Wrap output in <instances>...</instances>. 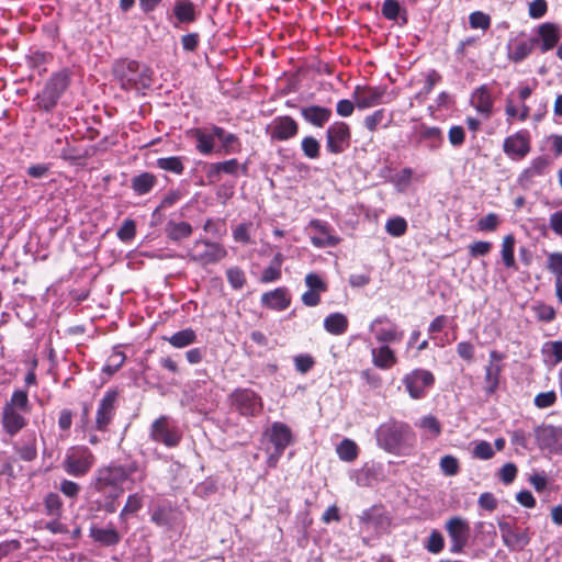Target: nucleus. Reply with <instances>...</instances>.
<instances>
[{
    "instance_id": "obj_7",
    "label": "nucleus",
    "mask_w": 562,
    "mask_h": 562,
    "mask_svg": "<svg viewBox=\"0 0 562 562\" xmlns=\"http://www.w3.org/2000/svg\"><path fill=\"white\" fill-rule=\"evenodd\" d=\"M68 85L69 77L66 72L55 74L48 80L42 92L37 94V105L46 111L52 110L57 104Z\"/></svg>"
},
{
    "instance_id": "obj_11",
    "label": "nucleus",
    "mask_w": 562,
    "mask_h": 562,
    "mask_svg": "<svg viewBox=\"0 0 562 562\" xmlns=\"http://www.w3.org/2000/svg\"><path fill=\"white\" fill-rule=\"evenodd\" d=\"M446 530L451 540L450 551L461 553L470 538L469 522L464 518L454 516L447 520Z\"/></svg>"
},
{
    "instance_id": "obj_62",
    "label": "nucleus",
    "mask_w": 562,
    "mask_h": 562,
    "mask_svg": "<svg viewBox=\"0 0 562 562\" xmlns=\"http://www.w3.org/2000/svg\"><path fill=\"white\" fill-rule=\"evenodd\" d=\"M443 547L445 540L442 535L437 530H432L428 537L426 549L431 553H439Z\"/></svg>"
},
{
    "instance_id": "obj_43",
    "label": "nucleus",
    "mask_w": 562,
    "mask_h": 562,
    "mask_svg": "<svg viewBox=\"0 0 562 562\" xmlns=\"http://www.w3.org/2000/svg\"><path fill=\"white\" fill-rule=\"evenodd\" d=\"M196 339V335L193 329L187 328L175 333L172 336L167 338L169 344L176 348H184L193 344Z\"/></svg>"
},
{
    "instance_id": "obj_16",
    "label": "nucleus",
    "mask_w": 562,
    "mask_h": 562,
    "mask_svg": "<svg viewBox=\"0 0 562 562\" xmlns=\"http://www.w3.org/2000/svg\"><path fill=\"white\" fill-rule=\"evenodd\" d=\"M359 519L367 530H372L378 535L387 532L391 527L390 516L384 508L379 506L363 510Z\"/></svg>"
},
{
    "instance_id": "obj_36",
    "label": "nucleus",
    "mask_w": 562,
    "mask_h": 562,
    "mask_svg": "<svg viewBox=\"0 0 562 562\" xmlns=\"http://www.w3.org/2000/svg\"><path fill=\"white\" fill-rule=\"evenodd\" d=\"M213 134L221 140L225 154L239 151L240 144L236 135L226 133L225 130L220 126H213Z\"/></svg>"
},
{
    "instance_id": "obj_57",
    "label": "nucleus",
    "mask_w": 562,
    "mask_h": 562,
    "mask_svg": "<svg viewBox=\"0 0 562 562\" xmlns=\"http://www.w3.org/2000/svg\"><path fill=\"white\" fill-rule=\"evenodd\" d=\"M532 52V45L527 42L518 43L515 48L509 53V59L519 63L527 58Z\"/></svg>"
},
{
    "instance_id": "obj_12",
    "label": "nucleus",
    "mask_w": 562,
    "mask_h": 562,
    "mask_svg": "<svg viewBox=\"0 0 562 562\" xmlns=\"http://www.w3.org/2000/svg\"><path fill=\"white\" fill-rule=\"evenodd\" d=\"M232 404L244 416L258 415L262 409L261 397L249 389L236 390L231 395Z\"/></svg>"
},
{
    "instance_id": "obj_58",
    "label": "nucleus",
    "mask_w": 562,
    "mask_h": 562,
    "mask_svg": "<svg viewBox=\"0 0 562 562\" xmlns=\"http://www.w3.org/2000/svg\"><path fill=\"white\" fill-rule=\"evenodd\" d=\"M385 117V110L379 109L374 111L372 114L367 115L363 120L364 127L373 133L378 128V126L383 122Z\"/></svg>"
},
{
    "instance_id": "obj_63",
    "label": "nucleus",
    "mask_w": 562,
    "mask_h": 562,
    "mask_svg": "<svg viewBox=\"0 0 562 562\" xmlns=\"http://www.w3.org/2000/svg\"><path fill=\"white\" fill-rule=\"evenodd\" d=\"M440 469L446 475H456L459 472V461L452 456H445L440 460Z\"/></svg>"
},
{
    "instance_id": "obj_54",
    "label": "nucleus",
    "mask_w": 562,
    "mask_h": 562,
    "mask_svg": "<svg viewBox=\"0 0 562 562\" xmlns=\"http://www.w3.org/2000/svg\"><path fill=\"white\" fill-rule=\"evenodd\" d=\"M117 238L124 243L131 241L136 235V224L133 220H125L119 228Z\"/></svg>"
},
{
    "instance_id": "obj_52",
    "label": "nucleus",
    "mask_w": 562,
    "mask_h": 562,
    "mask_svg": "<svg viewBox=\"0 0 562 562\" xmlns=\"http://www.w3.org/2000/svg\"><path fill=\"white\" fill-rule=\"evenodd\" d=\"M413 175H414L413 169L409 167H406V168H403L398 173H396L394 176L393 182L398 192H404L408 188V186L412 181Z\"/></svg>"
},
{
    "instance_id": "obj_37",
    "label": "nucleus",
    "mask_w": 562,
    "mask_h": 562,
    "mask_svg": "<svg viewBox=\"0 0 562 562\" xmlns=\"http://www.w3.org/2000/svg\"><path fill=\"white\" fill-rule=\"evenodd\" d=\"M166 234L168 238L175 241L188 238L192 234V226L188 222L169 221L166 224Z\"/></svg>"
},
{
    "instance_id": "obj_24",
    "label": "nucleus",
    "mask_w": 562,
    "mask_h": 562,
    "mask_svg": "<svg viewBox=\"0 0 562 562\" xmlns=\"http://www.w3.org/2000/svg\"><path fill=\"white\" fill-rule=\"evenodd\" d=\"M261 303L263 306L271 310L283 311L290 305L291 299L285 288H278L273 291L263 293L261 296Z\"/></svg>"
},
{
    "instance_id": "obj_34",
    "label": "nucleus",
    "mask_w": 562,
    "mask_h": 562,
    "mask_svg": "<svg viewBox=\"0 0 562 562\" xmlns=\"http://www.w3.org/2000/svg\"><path fill=\"white\" fill-rule=\"evenodd\" d=\"M415 426L423 430L427 439H436L441 434V424L434 415L419 418Z\"/></svg>"
},
{
    "instance_id": "obj_33",
    "label": "nucleus",
    "mask_w": 562,
    "mask_h": 562,
    "mask_svg": "<svg viewBox=\"0 0 562 562\" xmlns=\"http://www.w3.org/2000/svg\"><path fill=\"white\" fill-rule=\"evenodd\" d=\"M471 102L480 113H483L486 116L491 114L493 100L486 87L482 86L476 89L472 94Z\"/></svg>"
},
{
    "instance_id": "obj_40",
    "label": "nucleus",
    "mask_w": 562,
    "mask_h": 562,
    "mask_svg": "<svg viewBox=\"0 0 562 562\" xmlns=\"http://www.w3.org/2000/svg\"><path fill=\"white\" fill-rule=\"evenodd\" d=\"M173 13L180 23H190L195 20V8L189 0L177 1Z\"/></svg>"
},
{
    "instance_id": "obj_3",
    "label": "nucleus",
    "mask_w": 562,
    "mask_h": 562,
    "mask_svg": "<svg viewBox=\"0 0 562 562\" xmlns=\"http://www.w3.org/2000/svg\"><path fill=\"white\" fill-rule=\"evenodd\" d=\"M135 468L111 464L97 470L93 487L110 499H116L124 493L123 484Z\"/></svg>"
},
{
    "instance_id": "obj_14",
    "label": "nucleus",
    "mask_w": 562,
    "mask_h": 562,
    "mask_svg": "<svg viewBox=\"0 0 562 562\" xmlns=\"http://www.w3.org/2000/svg\"><path fill=\"white\" fill-rule=\"evenodd\" d=\"M504 544L512 551L522 550L530 541L527 529L516 527L510 521H498Z\"/></svg>"
},
{
    "instance_id": "obj_45",
    "label": "nucleus",
    "mask_w": 562,
    "mask_h": 562,
    "mask_svg": "<svg viewBox=\"0 0 562 562\" xmlns=\"http://www.w3.org/2000/svg\"><path fill=\"white\" fill-rule=\"evenodd\" d=\"M157 167L176 175H181L184 170L182 158L177 156L158 158Z\"/></svg>"
},
{
    "instance_id": "obj_29",
    "label": "nucleus",
    "mask_w": 562,
    "mask_h": 562,
    "mask_svg": "<svg viewBox=\"0 0 562 562\" xmlns=\"http://www.w3.org/2000/svg\"><path fill=\"white\" fill-rule=\"evenodd\" d=\"M491 361L488 366L485 368V381H486V392L488 394H493L499 383V373L502 371V367L498 363H494V361H498L502 359V356L497 351H491L490 353Z\"/></svg>"
},
{
    "instance_id": "obj_23",
    "label": "nucleus",
    "mask_w": 562,
    "mask_h": 562,
    "mask_svg": "<svg viewBox=\"0 0 562 562\" xmlns=\"http://www.w3.org/2000/svg\"><path fill=\"white\" fill-rule=\"evenodd\" d=\"M538 34L541 40L540 49L546 53L557 46L561 38L560 26L555 23H543L538 29Z\"/></svg>"
},
{
    "instance_id": "obj_4",
    "label": "nucleus",
    "mask_w": 562,
    "mask_h": 562,
    "mask_svg": "<svg viewBox=\"0 0 562 562\" xmlns=\"http://www.w3.org/2000/svg\"><path fill=\"white\" fill-rule=\"evenodd\" d=\"M114 75L123 89H147L151 85V70L135 60H120L114 65Z\"/></svg>"
},
{
    "instance_id": "obj_39",
    "label": "nucleus",
    "mask_w": 562,
    "mask_h": 562,
    "mask_svg": "<svg viewBox=\"0 0 562 562\" xmlns=\"http://www.w3.org/2000/svg\"><path fill=\"white\" fill-rule=\"evenodd\" d=\"M515 244H516V239H515L514 235H512V234L506 235L503 238L501 256H502L503 262L506 268H510V269L516 268V261H515V255H514Z\"/></svg>"
},
{
    "instance_id": "obj_15",
    "label": "nucleus",
    "mask_w": 562,
    "mask_h": 562,
    "mask_svg": "<svg viewBox=\"0 0 562 562\" xmlns=\"http://www.w3.org/2000/svg\"><path fill=\"white\" fill-rule=\"evenodd\" d=\"M535 437L540 449H547L558 454L562 453V427L539 426L535 430Z\"/></svg>"
},
{
    "instance_id": "obj_59",
    "label": "nucleus",
    "mask_w": 562,
    "mask_h": 562,
    "mask_svg": "<svg viewBox=\"0 0 562 562\" xmlns=\"http://www.w3.org/2000/svg\"><path fill=\"white\" fill-rule=\"evenodd\" d=\"M315 364L314 358L308 353H300L294 357V366L296 371L302 374L307 373Z\"/></svg>"
},
{
    "instance_id": "obj_50",
    "label": "nucleus",
    "mask_w": 562,
    "mask_h": 562,
    "mask_svg": "<svg viewBox=\"0 0 562 562\" xmlns=\"http://www.w3.org/2000/svg\"><path fill=\"white\" fill-rule=\"evenodd\" d=\"M301 148L304 155L310 159H317L319 157L321 145L313 136L304 137L301 142Z\"/></svg>"
},
{
    "instance_id": "obj_1",
    "label": "nucleus",
    "mask_w": 562,
    "mask_h": 562,
    "mask_svg": "<svg viewBox=\"0 0 562 562\" xmlns=\"http://www.w3.org/2000/svg\"><path fill=\"white\" fill-rule=\"evenodd\" d=\"M31 412L29 395L23 390H15L10 400L2 406L1 425L3 431L10 436H16L27 424V414Z\"/></svg>"
},
{
    "instance_id": "obj_32",
    "label": "nucleus",
    "mask_w": 562,
    "mask_h": 562,
    "mask_svg": "<svg viewBox=\"0 0 562 562\" xmlns=\"http://www.w3.org/2000/svg\"><path fill=\"white\" fill-rule=\"evenodd\" d=\"M348 318L342 313H331L324 319V328L331 335L340 336L347 331Z\"/></svg>"
},
{
    "instance_id": "obj_48",
    "label": "nucleus",
    "mask_w": 562,
    "mask_h": 562,
    "mask_svg": "<svg viewBox=\"0 0 562 562\" xmlns=\"http://www.w3.org/2000/svg\"><path fill=\"white\" fill-rule=\"evenodd\" d=\"M172 520V510L167 506H158L151 513V521L159 527H169Z\"/></svg>"
},
{
    "instance_id": "obj_28",
    "label": "nucleus",
    "mask_w": 562,
    "mask_h": 562,
    "mask_svg": "<svg viewBox=\"0 0 562 562\" xmlns=\"http://www.w3.org/2000/svg\"><path fill=\"white\" fill-rule=\"evenodd\" d=\"M550 160L544 156L536 157L531 160L530 165L524 169L519 176V182L521 184H529L536 177H540L544 173L549 167Z\"/></svg>"
},
{
    "instance_id": "obj_13",
    "label": "nucleus",
    "mask_w": 562,
    "mask_h": 562,
    "mask_svg": "<svg viewBox=\"0 0 562 562\" xmlns=\"http://www.w3.org/2000/svg\"><path fill=\"white\" fill-rule=\"evenodd\" d=\"M350 128L345 122H335L326 131V147L331 154L342 153L350 144Z\"/></svg>"
},
{
    "instance_id": "obj_21",
    "label": "nucleus",
    "mask_w": 562,
    "mask_h": 562,
    "mask_svg": "<svg viewBox=\"0 0 562 562\" xmlns=\"http://www.w3.org/2000/svg\"><path fill=\"white\" fill-rule=\"evenodd\" d=\"M117 395L116 391H108L100 401L95 416V428L98 430L104 431L111 423L115 413Z\"/></svg>"
},
{
    "instance_id": "obj_25",
    "label": "nucleus",
    "mask_w": 562,
    "mask_h": 562,
    "mask_svg": "<svg viewBox=\"0 0 562 562\" xmlns=\"http://www.w3.org/2000/svg\"><path fill=\"white\" fill-rule=\"evenodd\" d=\"M371 357L372 363L381 370H389L397 362L394 350H392L386 344L372 348Z\"/></svg>"
},
{
    "instance_id": "obj_22",
    "label": "nucleus",
    "mask_w": 562,
    "mask_h": 562,
    "mask_svg": "<svg viewBox=\"0 0 562 562\" xmlns=\"http://www.w3.org/2000/svg\"><path fill=\"white\" fill-rule=\"evenodd\" d=\"M310 227L315 234L311 236V243L317 248L335 247L340 238L333 233V229L319 220H312Z\"/></svg>"
},
{
    "instance_id": "obj_9",
    "label": "nucleus",
    "mask_w": 562,
    "mask_h": 562,
    "mask_svg": "<svg viewBox=\"0 0 562 562\" xmlns=\"http://www.w3.org/2000/svg\"><path fill=\"white\" fill-rule=\"evenodd\" d=\"M94 463L93 454L87 448L72 449L64 460L65 471L74 476H82Z\"/></svg>"
},
{
    "instance_id": "obj_55",
    "label": "nucleus",
    "mask_w": 562,
    "mask_h": 562,
    "mask_svg": "<svg viewBox=\"0 0 562 562\" xmlns=\"http://www.w3.org/2000/svg\"><path fill=\"white\" fill-rule=\"evenodd\" d=\"M472 454L480 460H490L494 457V450L488 441L482 440L475 443Z\"/></svg>"
},
{
    "instance_id": "obj_46",
    "label": "nucleus",
    "mask_w": 562,
    "mask_h": 562,
    "mask_svg": "<svg viewBox=\"0 0 562 562\" xmlns=\"http://www.w3.org/2000/svg\"><path fill=\"white\" fill-rule=\"evenodd\" d=\"M281 278V256L277 255L272 263L267 267L261 274V282L269 283L277 281Z\"/></svg>"
},
{
    "instance_id": "obj_27",
    "label": "nucleus",
    "mask_w": 562,
    "mask_h": 562,
    "mask_svg": "<svg viewBox=\"0 0 562 562\" xmlns=\"http://www.w3.org/2000/svg\"><path fill=\"white\" fill-rule=\"evenodd\" d=\"M239 168L240 165L235 158L221 162H213L206 167V177L213 181H218L222 173L235 176Z\"/></svg>"
},
{
    "instance_id": "obj_5",
    "label": "nucleus",
    "mask_w": 562,
    "mask_h": 562,
    "mask_svg": "<svg viewBox=\"0 0 562 562\" xmlns=\"http://www.w3.org/2000/svg\"><path fill=\"white\" fill-rule=\"evenodd\" d=\"M226 256L227 250L224 246L204 239L195 240L188 252V257L191 261L202 266L216 263Z\"/></svg>"
},
{
    "instance_id": "obj_56",
    "label": "nucleus",
    "mask_w": 562,
    "mask_h": 562,
    "mask_svg": "<svg viewBox=\"0 0 562 562\" xmlns=\"http://www.w3.org/2000/svg\"><path fill=\"white\" fill-rule=\"evenodd\" d=\"M499 216L495 213H488L477 221V229L481 232H494L499 225Z\"/></svg>"
},
{
    "instance_id": "obj_17",
    "label": "nucleus",
    "mask_w": 562,
    "mask_h": 562,
    "mask_svg": "<svg viewBox=\"0 0 562 562\" xmlns=\"http://www.w3.org/2000/svg\"><path fill=\"white\" fill-rule=\"evenodd\" d=\"M267 134L271 140H288L296 136L299 125L294 119L289 115L277 116L267 126Z\"/></svg>"
},
{
    "instance_id": "obj_53",
    "label": "nucleus",
    "mask_w": 562,
    "mask_h": 562,
    "mask_svg": "<svg viewBox=\"0 0 562 562\" xmlns=\"http://www.w3.org/2000/svg\"><path fill=\"white\" fill-rule=\"evenodd\" d=\"M385 229L390 235L400 237L406 233L407 223L403 217H393L386 222Z\"/></svg>"
},
{
    "instance_id": "obj_60",
    "label": "nucleus",
    "mask_w": 562,
    "mask_h": 562,
    "mask_svg": "<svg viewBox=\"0 0 562 562\" xmlns=\"http://www.w3.org/2000/svg\"><path fill=\"white\" fill-rule=\"evenodd\" d=\"M227 280L229 284L236 289L239 290L244 286L246 282L245 273L241 269L237 267L229 268L226 272Z\"/></svg>"
},
{
    "instance_id": "obj_41",
    "label": "nucleus",
    "mask_w": 562,
    "mask_h": 562,
    "mask_svg": "<svg viewBox=\"0 0 562 562\" xmlns=\"http://www.w3.org/2000/svg\"><path fill=\"white\" fill-rule=\"evenodd\" d=\"M91 536L95 541L104 546H114L121 540L119 532L114 528H92Z\"/></svg>"
},
{
    "instance_id": "obj_47",
    "label": "nucleus",
    "mask_w": 562,
    "mask_h": 562,
    "mask_svg": "<svg viewBox=\"0 0 562 562\" xmlns=\"http://www.w3.org/2000/svg\"><path fill=\"white\" fill-rule=\"evenodd\" d=\"M125 359L126 357L121 350L117 348L113 349L103 367V372L110 375L115 373L123 366Z\"/></svg>"
},
{
    "instance_id": "obj_20",
    "label": "nucleus",
    "mask_w": 562,
    "mask_h": 562,
    "mask_svg": "<svg viewBox=\"0 0 562 562\" xmlns=\"http://www.w3.org/2000/svg\"><path fill=\"white\" fill-rule=\"evenodd\" d=\"M370 330L375 334V339L383 345L400 341L403 336V334L397 330L396 325L386 316H379L373 319L370 324Z\"/></svg>"
},
{
    "instance_id": "obj_31",
    "label": "nucleus",
    "mask_w": 562,
    "mask_h": 562,
    "mask_svg": "<svg viewBox=\"0 0 562 562\" xmlns=\"http://www.w3.org/2000/svg\"><path fill=\"white\" fill-rule=\"evenodd\" d=\"M14 450L23 461H33L37 457L36 435L34 431L27 434L20 443L14 446Z\"/></svg>"
},
{
    "instance_id": "obj_10",
    "label": "nucleus",
    "mask_w": 562,
    "mask_h": 562,
    "mask_svg": "<svg viewBox=\"0 0 562 562\" xmlns=\"http://www.w3.org/2000/svg\"><path fill=\"white\" fill-rule=\"evenodd\" d=\"M531 150L528 131H518L504 139L503 151L512 160H522Z\"/></svg>"
},
{
    "instance_id": "obj_26",
    "label": "nucleus",
    "mask_w": 562,
    "mask_h": 562,
    "mask_svg": "<svg viewBox=\"0 0 562 562\" xmlns=\"http://www.w3.org/2000/svg\"><path fill=\"white\" fill-rule=\"evenodd\" d=\"M302 117L316 127L324 126L331 116V110L319 105H311L301 110Z\"/></svg>"
},
{
    "instance_id": "obj_2",
    "label": "nucleus",
    "mask_w": 562,
    "mask_h": 562,
    "mask_svg": "<svg viewBox=\"0 0 562 562\" xmlns=\"http://www.w3.org/2000/svg\"><path fill=\"white\" fill-rule=\"evenodd\" d=\"M376 439L384 450L392 453H404L414 447L416 437L408 424L390 420L378 428Z\"/></svg>"
},
{
    "instance_id": "obj_44",
    "label": "nucleus",
    "mask_w": 562,
    "mask_h": 562,
    "mask_svg": "<svg viewBox=\"0 0 562 562\" xmlns=\"http://www.w3.org/2000/svg\"><path fill=\"white\" fill-rule=\"evenodd\" d=\"M340 460L351 462L358 457V447L355 441L344 439L336 448Z\"/></svg>"
},
{
    "instance_id": "obj_6",
    "label": "nucleus",
    "mask_w": 562,
    "mask_h": 562,
    "mask_svg": "<svg viewBox=\"0 0 562 562\" xmlns=\"http://www.w3.org/2000/svg\"><path fill=\"white\" fill-rule=\"evenodd\" d=\"M402 383L413 400H420L435 384V375L426 369H414L403 376Z\"/></svg>"
},
{
    "instance_id": "obj_35",
    "label": "nucleus",
    "mask_w": 562,
    "mask_h": 562,
    "mask_svg": "<svg viewBox=\"0 0 562 562\" xmlns=\"http://www.w3.org/2000/svg\"><path fill=\"white\" fill-rule=\"evenodd\" d=\"M541 355L547 364L555 366L562 361V340L547 341L541 347Z\"/></svg>"
},
{
    "instance_id": "obj_64",
    "label": "nucleus",
    "mask_w": 562,
    "mask_h": 562,
    "mask_svg": "<svg viewBox=\"0 0 562 562\" xmlns=\"http://www.w3.org/2000/svg\"><path fill=\"white\" fill-rule=\"evenodd\" d=\"M517 475V467L509 462L504 464L498 472V476L504 484H510L514 482Z\"/></svg>"
},
{
    "instance_id": "obj_8",
    "label": "nucleus",
    "mask_w": 562,
    "mask_h": 562,
    "mask_svg": "<svg viewBox=\"0 0 562 562\" xmlns=\"http://www.w3.org/2000/svg\"><path fill=\"white\" fill-rule=\"evenodd\" d=\"M150 437L154 441L171 448L179 445L182 435L179 428L170 422L169 417L160 416L151 425Z\"/></svg>"
},
{
    "instance_id": "obj_19",
    "label": "nucleus",
    "mask_w": 562,
    "mask_h": 562,
    "mask_svg": "<svg viewBox=\"0 0 562 562\" xmlns=\"http://www.w3.org/2000/svg\"><path fill=\"white\" fill-rule=\"evenodd\" d=\"M266 438L278 451H284L293 441L290 427L281 422L272 423L265 431Z\"/></svg>"
},
{
    "instance_id": "obj_51",
    "label": "nucleus",
    "mask_w": 562,
    "mask_h": 562,
    "mask_svg": "<svg viewBox=\"0 0 562 562\" xmlns=\"http://www.w3.org/2000/svg\"><path fill=\"white\" fill-rule=\"evenodd\" d=\"M45 512L53 517H59L61 513L63 503L58 494L49 493L44 499Z\"/></svg>"
},
{
    "instance_id": "obj_42",
    "label": "nucleus",
    "mask_w": 562,
    "mask_h": 562,
    "mask_svg": "<svg viewBox=\"0 0 562 562\" xmlns=\"http://www.w3.org/2000/svg\"><path fill=\"white\" fill-rule=\"evenodd\" d=\"M193 135L196 139V149L203 155H210L214 150V138L216 137L211 133H206L203 130L196 128L193 131Z\"/></svg>"
},
{
    "instance_id": "obj_49",
    "label": "nucleus",
    "mask_w": 562,
    "mask_h": 562,
    "mask_svg": "<svg viewBox=\"0 0 562 562\" xmlns=\"http://www.w3.org/2000/svg\"><path fill=\"white\" fill-rule=\"evenodd\" d=\"M546 268L555 277V279L562 278V252H549L547 255Z\"/></svg>"
},
{
    "instance_id": "obj_38",
    "label": "nucleus",
    "mask_w": 562,
    "mask_h": 562,
    "mask_svg": "<svg viewBox=\"0 0 562 562\" xmlns=\"http://www.w3.org/2000/svg\"><path fill=\"white\" fill-rule=\"evenodd\" d=\"M156 177L149 172H143L132 179V189L138 194L148 193L156 184Z\"/></svg>"
},
{
    "instance_id": "obj_18",
    "label": "nucleus",
    "mask_w": 562,
    "mask_h": 562,
    "mask_svg": "<svg viewBox=\"0 0 562 562\" xmlns=\"http://www.w3.org/2000/svg\"><path fill=\"white\" fill-rule=\"evenodd\" d=\"M385 92V87L357 86L353 90L352 98L356 106L359 110H364L381 104Z\"/></svg>"
},
{
    "instance_id": "obj_30",
    "label": "nucleus",
    "mask_w": 562,
    "mask_h": 562,
    "mask_svg": "<svg viewBox=\"0 0 562 562\" xmlns=\"http://www.w3.org/2000/svg\"><path fill=\"white\" fill-rule=\"evenodd\" d=\"M419 142H425L430 150H437L443 143L442 132L439 127L420 124L418 127Z\"/></svg>"
},
{
    "instance_id": "obj_61",
    "label": "nucleus",
    "mask_w": 562,
    "mask_h": 562,
    "mask_svg": "<svg viewBox=\"0 0 562 562\" xmlns=\"http://www.w3.org/2000/svg\"><path fill=\"white\" fill-rule=\"evenodd\" d=\"M543 149L550 150L554 154V157L562 155V135H550L543 140Z\"/></svg>"
}]
</instances>
